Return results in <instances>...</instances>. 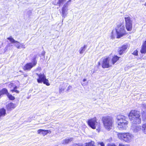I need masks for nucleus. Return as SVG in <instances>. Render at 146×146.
Here are the masks:
<instances>
[{"label":"nucleus","instance_id":"f257e3e1","mask_svg":"<svg viewBox=\"0 0 146 146\" xmlns=\"http://www.w3.org/2000/svg\"><path fill=\"white\" fill-rule=\"evenodd\" d=\"M128 117L130 120L132 121L135 124H139L141 123L140 113L139 111L137 110H131L129 113Z\"/></svg>","mask_w":146,"mask_h":146},{"label":"nucleus","instance_id":"f03ea898","mask_svg":"<svg viewBox=\"0 0 146 146\" xmlns=\"http://www.w3.org/2000/svg\"><path fill=\"white\" fill-rule=\"evenodd\" d=\"M117 127L119 129H125L127 127L128 122L127 118L124 116L119 115L117 117Z\"/></svg>","mask_w":146,"mask_h":146},{"label":"nucleus","instance_id":"7ed1b4c3","mask_svg":"<svg viewBox=\"0 0 146 146\" xmlns=\"http://www.w3.org/2000/svg\"><path fill=\"white\" fill-rule=\"evenodd\" d=\"M96 117L89 119L87 121L88 125L93 129H96L98 132H100L102 128L100 123L98 122Z\"/></svg>","mask_w":146,"mask_h":146},{"label":"nucleus","instance_id":"20e7f679","mask_svg":"<svg viewBox=\"0 0 146 146\" xmlns=\"http://www.w3.org/2000/svg\"><path fill=\"white\" fill-rule=\"evenodd\" d=\"M102 121L104 127L108 130L111 129L113 123V118L110 116H104L102 117Z\"/></svg>","mask_w":146,"mask_h":146},{"label":"nucleus","instance_id":"39448f33","mask_svg":"<svg viewBox=\"0 0 146 146\" xmlns=\"http://www.w3.org/2000/svg\"><path fill=\"white\" fill-rule=\"evenodd\" d=\"M117 38H119L127 34L125 29L123 23H120L117 25L115 28Z\"/></svg>","mask_w":146,"mask_h":146},{"label":"nucleus","instance_id":"423d86ee","mask_svg":"<svg viewBox=\"0 0 146 146\" xmlns=\"http://www.w3.org/2000/svg\"><path fill=\"white\" fill-rule=\"evenodd\" d=\"M117 135L120 139L127 143L130 142L134 137L131 133L127 132L119 133L117 134Z\"/></svg>","mask_w":146,"mask_h":146},{"label":"nucleus","instance_id":"0eeeda50","mask_svg":"<svg viewBox=\"0 0 146 146\" xmlns=\"http://www.w3.org/2000/svg\"><path fill=\"white\" fill-rule=\"evenodd\" d=\"M36 74L38 76V78L37 79L38 83H42L43 82L44 84L47 86L50 85L48 80L46 78V76L43 73H36Z\"/></svg>","mask_w":146,"mask_h":146},{"label":"nucleus","instance_id":"6e6552de","mask_svg":"<svg viewBox=\"0 0 146 146\" xmlns=\"http://www.w3.org/2000/svg\"><path fill=\"white\" fill-rule=\"evenodd\" d=\"M37 63L36 57H34L32 62L27 63L23 67V68L24 70L30 71L35 66Z\"/></svg>","mask_w":146,"mask_h":146},{"label":"nucleus","instance_id":"1a4fd4ad","mask_svg":"<svg viewBox=\"0 0 146 146\" xmlns=\"http://www.w3.org/2000/svg\"><path fill=\"white\" fill-rule=\"evenodd\" d=\"M125 26L127 30L128 31H131L132 28V21L131 18L129 16L124 18Z\"/></svg>","mask_w":146,"mask_h":146},{"label":"nucleus","instance_id":"9d476101","mask_svg":"<svg viewBox=\"0 0 146 146\" xmlns=\"http://www.w3.org/2000/svg\"><path fill=\"white\" fill-rule=\"evenodd\" d=\"M101 65L103 68H107L112 66L111 63L110 62V58L109 56L103 59Z\"/></svg>","mask_w":146,"mask_h":146},{"label":"nucleus","instance_id":"9b49d317","mask_svg":"<svg viewBox=\"0 0 146 146\" xmlns=\"http://www.w3.org/2000/svg\"><path fill=\"white\" fill-rule=\"evenodd\" d=\"M129 48V46L127 44H124L118 48V52L119 55H121L126 52Z\"/></svg>","mask_w":146,"mask_h":146},{"label":"nucleus","instance_id":"f8f14e48","mask_svg":"<svg viewBox=\"0 0 146 146\" xmlns=\"http://www.w3.org/2000/svg\"><path fill=\"white\" fill-rule=\"evenodd\" d=\"M16 107L15 104L12 102L9 103L6 106V108L7 110L8 111H11L14 109Z\"/></svg>","mask_w":146,"mask_h":146},{"label":"nucleus","instance_id":"ddd939ff","mask_svg":"<svg viewBox=\"0 0 146 146\" xmlns=\"http://www.w3.org/2000/svg\"><path fill=\"white\" fill-rule=\"evenodd\" d=\"M51 131L49 130L39 129L37 131V133L38 134H41L43 136L47 134L48 133H50Z\"/></svg>","mask_w":146,"mask_h":146},{"label":"nucleus","instance_id":"4468645a","mask_svg":"<svg viewBox=\"0 0 146 146\" xmlns=\"http://www.w3.org/2000/svg\"><path fill=\"white\" fill-rule=\"evenodd\" d=\"M120 57L118 56L117 55H114L112 57L111 60V63L112 65H114L117 61H118Z\"/></svg>","mask_w":146,"mask_h":146},{"label":"nucleus","instance_id":"2eb2a0df","mask_svg":"<svg viewBox=\"0 0 146 146\" xmlns=\"http://www.w3.org/2000/svg\"><path fill=\"white\" fill-rule=\"evenodd\" d=\"M141 53L145 54L146 53V40L143 43L140 50Z\"/></svg>","mask_w":146,"mask_h":146},{"label":"nucleus","instance_id":"dca6fc26","mask_svg":"<svg viewBox=\"0 0 146 146\" xmlns=\"http://www.w3.org/2000/svg\"><path fill=\"white\" fill-rule=\"evenodd\" d=\"M8 93V90L6 88H3L0 90V98L1 96L5 94L7 96Z\"/></svg>","mask_w":146,"mask_h":146},{"label":"nucleus","instance_id":"f3484780","mask_svg":"<svg viewBox=\"0 0 146 146\" xmlns=\"http://www.w3.org/2000/svg\"><path fill=\"white\" fill-rule=\"evenodd\" d=\"M6 114V110L4 108H2L0 109V118L1 117H4Z\"/></svg>","mask_w":146,"mask_h":146},{"label":"nucleus","instance_id":"a211bd4d","mask_svg":"<svg viewBox=\"0 0 146 146\" xmlns=\"http://www.w3.org/2000/svg\"><path fill=\"white\" fill-rule=\"evenodd\" d=\"M133 131L135 132H137L141 130V128L140 126H133Z\"/></svg>","mask_w":146,"mask_h":146},{"label":"nucleus","instance_id":"6ab92c4d","mask_svg":"<svg viewBox=\"0 0 146 146\" xmlns=\"http://www.w3.org/2000/svg\"><path fill=\"white\" fill-rule=\"evenodd\" d=\"M17 43V45L16 46V47L18 49L20 48H25V45L23 43H20L19 42V43Z\"/></svg>","mask_w":146,"mask_h":146},{"label":"nucleus","instance_id":"aec40b11","mask_svg":"<svg viewBox=\"0 0 146 146\" xmlns=\"http://www.w3.org/2000/svg\"><path fill=\"white\" fill-rule=\"evenodd\" d=\"M72 140V138H70L68 139H65L63 140L62 143V144L66 145L68 144Z\"/></svg>","mask_w":146,"mask_h":146},{"label":"nucleus","instance_id":"412c9836","mask_svg":"<svg viewBox=\"0 0 146 146\" xmlns=\"http://www.w3.org/2000/svg\"><path fill=\"white\" fill-rule=\"evenodd\" d=\"M67 5L65 4L62 9V13L63 15L65 14L66 12L67 11Z\"/></svg>","mask_w":146,"mask_h":146},{"label":"nucleus","instance_id":"4be33fe9","mask_svg":"<svg viewBox=\"0 0 146 146\" xmlns=\"http://www.w3.org/2000/svg\"><path fill=\"white\" fill-rule=\"evenodd\" d=\"M7 39L9 40L11 43H19V42L15 40L11 36L7 38Z\"/></svg>","mask_w":146,"mask_h":146},{"label":"nucleus","instance_id":"5701e85b","mask_svg":"<svg viewBox=\"0 0 146 146\" xmlns=\"http://www.w3.org/2000/svg\"><path fill=\"white\" fill-rule=\"evenodd\" d=\"M142 130L145 134H146V123L142 124Z\"/></svg>","mask_w":146,"mask_h":146},{"label":"nucleus","instance_id":"b1692460","mask_svg":"<svg viewBox=\"0 0 146 146\" xmlns=\"http://www.w3.org/2000/svg\"><path fill=\"white\" fill-rule=\"evenodd\" d=\"M7 96L9 100H15V98L14 96L11 94H9V93L7 94Z\"/></svg>","mask_w":146,"mask_h":146},{"label":"nucleus","instance_id":"393cba45","mask_svg":"<svg viewBox=\"0 0 146 146\" xmlns=\"http://www.w3.org/2000/svg\"><path fill=\"white\" fill-rule=\"evenodd\" d=\"M66 0H58L57 3V4L56 5H58L60 6L62 4H63Z\"/></svg>","mask_w":146,"mask_h":146},{"label":"nucleus","instance_id":"a878e982","mask_svg":"<svg viewBox=\"0 0 146 146\" xmlns=\"http://www.w3.org/2000/svg\"><path fill=\"white\" fill-rule=\"evenodd\" d=\"M86 145L85 146H96L94 144L93 142L91 141L90 142L86 143H85Z\"/></svg>","mask_w":146,"mask_h":146},{"label":"nucleus","instance_id":"bb28decb","mask_svg":"<svg viewBox=\"0 0 146 146\" xmlns=\"http://www.w3.org/2000/svg\"><path fill=\"white\" fill-rule=\"evenodd\" d=\"M86 47V46L84 45L83 47L81 48L80 50V54H82L85 51V49Z\"/></svg>","mask_w":146,"mask_h":146},{"label":"nucleus","instance_id":"cd10ccee","mask_svg":"<svg viewBox=\"0 0 146 146\" xmlns=\"http://www.w3.org/2000/svg\"><path fill=\"white\" fill-rule=\"evenodd\" d=\"M17 88V86H15L14 87L13 89L11 90V91L12 92H15L17 93L18 94L19 93V92L18 90H16Z\"/></svg>","mask_w":146,"mask_h":146},{"label":"nucleus","instance_id":"c85d7f7f","mask_svg":"<svg viewBox=\"0 0 146 146\" xmlns=\"http://www.w3.org/2000/svg\"><path fill=\"white\" fill-rule=\"evenodd\" d=\"M134 55L137 56L138 55V51L137 50H135L132 54Z\"/></svg>","mask_w":146,"mask_h":146},{"label":"nucleus","instance_id":"c756f323","mask_svg":"<svg viewBox=\"0 0 146 146\" xmlns=\"http://www.w3.org/2000/svg\"><path fill=\"white\" fill-rule=\"evenodd\" d=\"M98 145H100V146H105V144L102 142L98 143Z\"/></svg>","mask_w":146,"mask_h":146},{"label":"nucleus","instance_id":"7c9ffc66","mask_svg":"<svg viewBox=\"0 0 146 146\" xmlns=\"http://www.w3.org/2000/svg\"><path fill=\"white\" fill-rule=\"evenodd\" d=\"M65 89V88H60L59 90V93H61L62 92H63V91Z\"/></svg>","mask_w":146,"mask_h":146},{"label":"nucleus","instance_id":"2f4dec72","mask_svg":"<svg viewBox=\"0 0 146 146\" xmlns=\"http://www.w3.org/2000/svg\"><path fill=\"white\" fill-rule=\"evenodd\" d=\"M106 146H116V145L114 143H108Z\"/></svg>","mask_w":146,"mask_h":146},{"label":"nucleus","instance_id":"473e14b6","mask_svg":"<svg viewBox=\"0 0 146 146\" xmlns=\"http://www.w3.org/2000/svg\"><path fill=\"white\" fill-rule=\"evenodd\" d=\"M74 146H83V145L82 144H76L74 145Z\"/></svg>","mask_w":146,"mask_h":146},{"label":"nucleus","instance_id":"72a5a7b5","mask_svg":"<svg viewBox=\"0 0 146 146\" xmlns=\"http://www.w3.org/2000/svg\"><path fill=\"white\" fill-rule=\"evenodd\" d=\"M72 88V87H71V86H68V88H67V91H68V90H69L70 88Z\"/></svg>","mask_w":146,"mask_h":146},{"label":"nucleus","instance_id":"f704fd0d","mask_svg":"<svg viewBox=\"0 0 146 146\" xmlns=\"http://www.w3.org/2000/svg\"><path fill=\"white\" fill-rule=\"evenodd\" d=\"M118 146H125L124 145H123V144H119Z\"/></svg>","mask_w":146,"mask_h":146},{"label":"nucleus","instance_id":"c9c22d12","mask_svg":"<svg viewBox=\"0 0 146 146\" xmlns=\"http://www.w3.org/2000/svg\"><path fill=\"white\" fill-rule=\"evenodd\" d=\"M111 38H114V35H112L111 36Z\"/></svg>","mask_w":146,"mask_h":146},{"label":"nucleus","instance_id":"e433bc0d","mask_svg":"<svg viewBox=\"0 0 146 146\" xmlns=\"http://www.w3.org/2000/svg\"><path fill=\"white\" fill-rule=\"evenodd\" d=\"M101 64H100V62H99L98 63V66H100Z\"/></svg>","mask_w":146,"mask_h":146},{"label":"nucleus","instance_id":"4c0bfd02","mask_svg":"<svg viewBox=\"0 0 146 146\" xmlns=\"http://www.w3.org/2000/svg\"><path fill=\"white\" fill-rule=\"evenodd\" d=\"M86 79L84 78V79H83V82H85V81H86Z\"/></svg>","mask_w":146,"mask_h":146},{"label":"nucleus","instance_id":"58836bf2","mask_svg":"<svg viewBox=\"0 0 146 146\" xmlns=\"http://www.w3.org/2000/svg\"><path fill=\"white\" fill-rule=\"evenodd\" d=\"M28 76V75H27L26 74H25V75H24V76H25V77H26V76Z\"/></svg>","mask_w":146,"mask_h":146},{"label":"nucleus","instance_id":"ea45409f","mask_svg":"<svg viewBox=\"0 0 146 146\" xmlns=\"http://www.w3.org/2000/svg\"><path fill=\"white\" fill-rule=\"evenodd\" d=\"M71 1V0H69V1H68V2H70Z\"/></svg>","mask_w":146,"mask_h":146},{"label":"nucleus","instance_id":"a19ab883","mask_svg":"<svg viewBox=\"0 0 146 146\" xmlns=\"http://www.w3.org/2000/svg\"><path fill=\"white\" fill-rule=\"evenodd\" d=\"M144 5L146 6V3H145Z\"/></svg>","mask_w":146,"mask_h":146},{"label":"nucleus","instance_id":"79ce46f5","mask_svg":"<svg viewBox=\"0 0 146 146\" xmlns=\"http://www.w3.org/2000/svg\"><path fill=\"white\" fill-rule=\"evenodd\" d=\"M111 33L112 34L113 33V31H112Z\"/></svg>","mask_w":146,"mask_h":146},{"label":"nucleus","instance_id":"37998d69","mask_svg":"<svg viewBox=\"0 0 146 146\" xmlns=\"http://www.w3.org/2000/svg\"><path fill=\"white\" fill-rule=\"evenodd\" d=\"M145 113V112H144V111H143V113Z\"/></svg>","mask_w":146,"mask_h":146}]
</instances>
